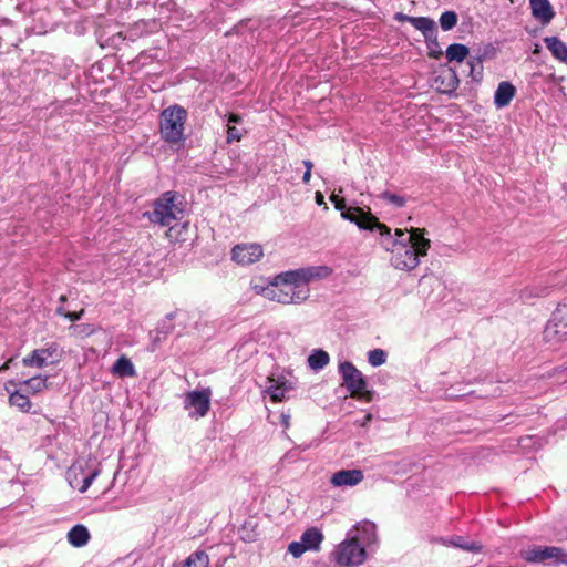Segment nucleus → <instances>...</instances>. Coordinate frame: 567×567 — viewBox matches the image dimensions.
<instances>
[{
    "label": "nucleus",
    "mask_w": 567,
    "mask_h": 567,
    "mask_svg": "<svg viewBox=\"0 0 567 567\" xmlns=\"http://www.w3.org/2000/svg\"><path fill=\"white\" fill-rule=\"evenodd\" d=\"M374 231L380 235V245L391 251V265L399 270L411 271L420 265V258L427 255L431 247L430 239L425 238L424 228H411L409 235L402 229L394 234L385 224L374 225Z\"/></svg>",
    "instance_id": "f257e3e1"
},
{
    "label": "nucleus",
    "mask_w": 567,
    "mask_h": 567,
    "mask_svg": "<svg viewBox=\"0 0 567 567\" xmlns=\"http://www.w3.org/2000/svg\"><path fill=\"white\" fill-rule=\"evenodd\" d=\"M286 272L275 277L269 287L264 290V296L279 303H301L309 298L310 289L306 285H299L297 280L289 278Z\"/></svg>",
    "instance_id": "f03ea898"
},
{
    "label": "nucleus",
    "mask_w": 567,
    "mask_h": 567,
    "mask_svg": "<svg viewBox=\"0 0 567 567\" xmlns=\"http://www.w3.org/2000/svg\"><path fill=\"white\" fill-rule=\"evenodd\" d=\"M188 118L186 109L178 104L164 109L159 115V134L171 145L184 143L185 124Z\"/></svg>",
    "instance_id": "7ed1b4c3"
},
{
    "label": "nucleus",
    "mask_w": 567,
    "mask_h": 567,
    "mask_svg": "<svg viewBox=\"0 0 567 567\" xmlns=\"http://www.w3.org/2000/svg\"><path fill=\"white\" fill-rule=\"evenodd\" d=\"M177 194L175 192H166L153 204V210L144 213L151 223L169 227L167 231L168 237H173L174 227L172 223L179 220L183 216V209L177 203Z\"/></svg>",
    "instance_id": "20e7f679"
},
{
    "label": "nucleus",
    "mask_w": 567,
    "mask_h": 567,
    "mask_svg": "<svg viewBox=\"0 0 567 567\" xmlns=\"http://www.w3.org/2000/svg\"><path fill=\"white\" fill-rule=\"evenodd\" d=\"M339 373L342 377L343 385L350 392L351 398L370 402L373 399V391L367 389V381L352 362L344 361L339 364Z\"/></svg>",
    "instance_id": "39448f33"
},
{
    "label": "nucleus",
    "mask_w": 567,
    "mask_h": 567,
    "mask_svg": "<svg viewBox=\"0 0 567 567\" xmlns=\"http://www.w3.org/2000/svg\"><path fill=\"white\" fill-rule=\"evenodd\" d=\"M331 557L339 567H355L365 561L367 551L355 543L353 535L347 534L346 538L331 553Z\"/></svg>",
    "instance_id": "423d86ee"
},
{
    "label": "nucleus",
    "mask_w": 567,
    "mask_h": 567,
    "mask_svg": "<svg viewBox=\"0 0 567 567\" xmlns=\"http://www.w3.org/2000/svg\"><path fill=\"white\" fill-rule=\"evenodd\" d=\"M334 208L341 212V217L344 220L355 224L360 229L374 231V225L379 219L371 214L370 210L365 212L360 207L347 206L344 198L333 200Z\"/></svg>",
    "instance_id": "0eeeda50"
},
{
    "label": "nucleus",
    "mask_w": 567,
    "mask_h": 567,
    "mask_svg": "<svg viewBox=\"0 0 567 567\" xmlns=\"http://www.w3.org/2000/svg\"><path fill=\"white\" fill-rule=\"evenodd\" d=\"M212 390L209 388L200 391L194 390L187 392L184 396V409L188 411L192 419L204 417L210 408Z\"/></svg>",
    "instance_id": "6e6552de"
},
{
    "label": "nucleus",
    "mask_w": 567,
    "mask_h": 567,
    "mask_svg": "<svg viewBox=\"0 0 567 567\" xmlns=\"http://www.w3.org/2000/svg\"><path fill=\"white\" fill-rule=\"evenodd\" d=\"M545 339L551 342H560L567 339V303H560L545 327Z\"/></svg>",
    "instance_id": "1a4fd4ad"
},
{
    "label": "nucleus",
    "mask_w": 567,
    "mask_h": 567,
    "mask_svg": "<svg viewBox=\"0 0 567 567\" xmlns=\"http://www.w3.org/2000/svg\"><path fill=\"white\" fill-rule=\"evenodd\" d=\"M520 556L528 563H543L547 559L565 561V555L559 547L533 546L520 551Z\"/></svg>",
    "instance_id": "9d476101"
},
{
    "label": "nucleus",
    "mask_w": 567,
    "mask_h": 567,
    "mask_svg": "<svg viewBox=\"0 0 567 567\" xmlns=\"http://www.w3.org/2000/svg\"><path fill=\"white\" fill-rule=\"evenodd\" d=\"M58 344L51 343L45 348L35 349L29 355L22 359V364L24 367L31 368H43L49 363H54L58 361L55 357H58Z\"/></svg>",
    "instance_id": "9b49d317"
},
{
    "label": "nucleus",
    "mask_w": 567,
    "mask_h": 567,
    "mask_svg": "<svg viewBox=\"0 0 567 567\" xmlns=\"http://www.w3.org/2000/svg\"><path fill=\"white\" fill-rule=\"evenodd\" d=\"M332 274V269L328 266H310L287 271L289 278L297 280L299 285H306L310 281L328 278Z\"/></svg>",
    "instance_id": "f8f14e48"
},
{
    "label": "nucleus",
    "mask_w": 567,
    "mask_h": 567,
    "mask_svg": "<svg viewBox=\"0 0 567 567\" xmlns=\"http://www.w3.org/2000/svg\"><path fill=\"white\" fill-rule=\"evenodd\" d=\"M264 256V249L258 244L236 245L231 250V258L239 265L248 266Z\"/></svg>",
    "instance_id": "ddd939ff"
},
{
    "label": "nucleus",
    "mask_w": 567,
    "mask_h": 567,
    "mask_svg": "<svg viewBox=\"0 0 567 567\" xmlns=\"http://www.w3.org/2000/svg\"><path fill=\"white\" fill-rule=\"evenodd\" d=\"M348 535H353L355 543L360 544L367 550L370 546L377 543V526L374 523L364 520L351 528Z\"/></svg>",
    "instance_id": "4468645a"
},
{
    "label": "nucleus",
    "mask_w": 567,
    "mask_h": 567,
    "mask_svg": "<svg viewBox=\"0 0 567 567\" xmlns=\"http://www.w3.org/2000/svg\"><path fill=\"white\" fill-rule=\"evenodd\" d=\"M293 389V384L284 374H271L267 379L266 392L275 402L282 401L286 393Z\"/></svg>",
    "instance_id": "2eb2a0df"
},
{
    "label": "nucleus",
    "mask_w": 567,
    "mask_h": 567,
    "mask_svg": "<svg viewBox=\"0 0 567 567\" xmlns=\"http://www.w3.org/2000/svg\"><path fill=\"white\" fill-rule=\"evenodd\" d=\"M363 472L361 470H341L330 478V483L334 487H352L363 481Z\"/></svg>",
    "instance_id": "dca6fc26"
},
{
    "label": "nucleus",
    "mask_w": 567,
    "mask_h": 567,
    "mask_svg": "<svg viewBox=\"0 0 567 567\" xmlns=\"http://www.w3.org/2000/svg\"><path fill=\"white\" fill-rule=\"evenodd\" d=\"M532 16L543 25H547L555 17V10L549 0H529Z\"/></svg>",
    "instance_id": "f3484780"
},
{
    "label": "nucleus",
    "mask_w": 567,
    "mask_h": 567,
    "mask_svg": "<svg viewBox=\"0 0 567 567\" xmlns=\"http://www.w3.org/2000/svg\"><path fill=\"white\" fill-rule=\"evenodd\" d=\"M410 23L424 35L427 48H431V43L437 45V32L435 22L426 17H414L410 19Z\"/></svg>",
    "instance_id": "a211bd4d"
},
{
    "label": "nucleus",
    "mask_w": 567,
    "mask_h": 567,
    "mask_svg": "<svg viewBox=\"0 0 567 567\" xmlns=\"http://www.w3.org/2000/svg\"><path fill=\"white\" fill-rule=\"evenodd\" d=\"M516 94L515 86L507 81H503L498 84L494 94V104L497 109L507 106Z\"/></svg>",
    "instance_id": "6ab92c4d"
},
{
    "label": "nucleus",
    "mask_w": 567,
    "mask_h": 567,
    "mask_svg": "<svg viewBox=\"0 0 567 567\" xmlns=\"http://www.w3.org/2000/svg\"><path fill=\"white\" fill-rule=\"evenodd\" d=\"M543 41L556 60L567 63V44L565 42L558 37H546Z\"/></svg>",
    "instance_id": "aec40b11"
},
{
    "label": "nucleus",
    "mask_w": 567,
    "mask_h": 567,
    "mask_svg": "<svg viewBox=\"0 0 567 567\" xmlns=\"http://www.w3.org/2000/svg\"><path fill=\"white\" fill-rule=\"evenodd\" d=\"M112 374L118 378H133L136 375V370L132 361L125 357L121 355L111 368Z\"/></svg>",
    "instance_id": "412c9836"
},
{
    "label": "nucleus",
    "mask_w": 567,
    "mask_h": 567,
    "mask_svg": "<svg viewBox=\"0 0 567 567\" xmlns=\"http://www.w3.org/2000/svg\"><path fill=\"white\" fill-rule=\"evenodd\" d=\"M90 537L89 529L82 524L73 526L68 533V542L74 547L85 546Z\"/></svg>",
    "instance_id": "4be33fe9"
},
{
    "label": "nucleus",
    "mask_w": 567,
    "mask_h": 567,
    "mask_svg": "<svg viewBox=\"0 0 567 567\" xmlns=\"http://www.w3.org/2000/svg\"><path fill=\"white\" fill-rule=\"evenodd\" d=\"M227 118V143L238 142L241 140V130L237 127V124L243 122L241 116L237 114H229L225 116Z\"/></svg>",
    "instance_id": "5701e85b"
},
{
    "label": "nucleus",
    "mask_w": 567,
    "mask_h": 567,
    "mask_svg": "<svg viewBox=\"0 0 567 567\" xmlns=\"http://www.w3.org/2000/svg\"><path fill=\"white\" fill-rule=\"evenodd\" d=\"M8 401L10 406L17 408L22 413H29L32 406L28 395L18 390L9 394Z\"/></svg>",
    "instance_id": "b1692460"
},
{
    "label": "nucleus",
    "mask_w": 567,
    "mask_h": 567,
    "mask_svg": "<svg viewBox=\"0 0 567 567\" xmlns=\"http://www.w3.org/2000/svg\"><path fill=\"white\" fill-rule=\"evenodd\" d=\"M330 357L328 352L321 349L313 350L308 357V364L315 371H320L329 364Z\"/></svg>",
    "instance_id": "393cba45"
},
{
    "label": "nucleus",
    "mask_w": 567,
    "mask_h": 567,
    "mask_svg": "<svg viewBox=\"0 0 567 567\" xmlns=\"http://www.w3.org/2000/svg\"><path fill=\"white\" fill-rule=\"evenodd\" d=\"M468 48L461 43H453L449 45L445 52L449 62H463L468 55Z\"/></svg>",
    "instance_id": "a878e982"
},
{
    "label": "nucleus",
    "mask_w": 567,
    "mask_h": 567,
    "mask_svg": "<svg viewBox=\"0 0 567 567\" xmlns=\"http://www.w3.org/2000/svg\"><path fill=\"white\" fill-rule=\"evenodd\" d=\"M323 539V535L317 528H308L301 536V542L310 549H317Z\"/></svg>",
    "instance_id": "bb28decb"
},
{
    "label": "nucleus",
    "mask_w": 567,
    "mask_h": 567,
    "mask_svg": "<svg viewBox=\"0 0 567 567\" xmlns=\"http://www.w3.org/2000/svg\"><path fill=\"white\" fill-rule=\"evenodd\" d=\"M209 556L204 550H196L190 554L182 567H209Z\"/></svg>",
    "instance_id": "cd10ccee"
},
{
    "label": "nucleus",
    "mask_w": 567,
    "mask_h": 567,
    "mask_svg": "<svg viewBox=\"0 0 567 567\" xmlns=\"http://www.w3.org/2000/svg\"><path fill=\"white\" fill-rule=\"evenodd\" d=\"M28 391L32 394L44 391L48 386V378L43 375H35L22 382Z\"/></svg>",
    "instance_id": "c85d7f7f"
},
{
    "label": "nucleus",
    "mask_w": 567,
    "mask_h": 567,
    "mask_svg": "<svg viewBox=\"0 0 567 567\" xmlns=\"http://www.w3.org/2000/svg\"><path fill=\"white\" fill-rule=\"evenodd\" d=\"M439 21L442 30L449 31L456 25L457 14L454 11H444Z\"/></svg>",
    "instance_id": "c756f323"
},
{
    "label": "nucleus",
    "mask_w": 567,
    "mask_h": 567,
    "mask_svg": "<svg viewBox=\"0 0 567 567\" xmlns=\"http://www.w3.org/2000/svg\"><path fill=\"white\" fill-rule=\"evenodd\" d=\"M386 361V352L383 349H373L368 352V362L372 367H380Z\"/></svg>",
    "instance_id": "7c9ffc66"
},
{
    "label": "nucleus",
    "mask_w": 567,
    "mask_h": 567,
    "mask_svg": "<svg viewBox=\"0 0 567 567\" xmlns=\"http://www.w3.org/2000/svg\"><path fill=\"white\" fill-rule=\"evenodd\" d=\"M380 198L389 203L395 208H401L406 204V199L403 196L392 194L390 192H383L380 194Z\"/></svg>",
    "instance_id": "2f4dec72"
},
{
    "label": "nucleus",
    "mask_w": 567,
    "mask_h": 567,
    "mask_svg": "<svg viewBox=\"0 0 567 567\" xmlns=\"http://www.w3.org/2000/svg\"><path fill=\"white\" fill-rule=\"evenodd\" d=\"M70 329L78 337H89L95 331V328L89 323L71 326Z\"/></svg>",
    "instance_id": "473e14b6"
},
{
    "label": "nucleus",
    "mask_w": 567,
    "mask_h": 567,
    "mask_svg": "<svg viewBox=\"0 0 567 567\" xmlns=\"http://www.w3.org/2000/svg\"><path fill=\"white\" fill-rule=\"evenodd\" d=\"M467 64L470 65V74L471 76L473 78V80H478L482 75V71H483V65H482V61L480 58H476V59H472L471 61L467 62Z\"/></svg>",
    "instance_id": "72a5a7b5"
},
{
    "label": "nucleus",
    "mask_w": 567,
    "mask_h": 567,
    "mask_svg": "<svg viewBox=\"0 0 567 567\" xmlns=\"http://www.w3.org/2000/svg\"><path fill=\"white\" fill-rule=\"evenodd\" d=\"M100 472H101L100 467L96 466L83 478V484L79 488L80 493H84L87 491V488L91 486L93 481L99 476Z\"/></svg>",
    "instance_id": "f704fd0d"
},
{
    "label": "nucleus",
    "mask_w": 567,
    "mask_h": 567,
    "mask_svg": "<svg viewBox=\"0 0 567 567\" xmlns=\"http://www.w3.org/2000/svg\"><path fill=\"white\" fill-rule=\"evenodd\" d=\"M451 543L455 546V547H460V548H463L467 551H478L481 549V546L477 545L476 543H471V544H467V543H463L462 542V537H455L454 539L451 540Z\"/></svg>",
    "instance_id": "c9c22d12"
},
{
    "label": "nucleus",
    "mask_w": 567,
    "mask_h": 567,
    "mask_svg": "<svg viewBox=\"0 0 567 567\" xmlns=\"http://www.w3.org/2000/svg\"><path fill=\"white\" fill-rule=\"evenodd\" d=\"M306 550H309L302 542H292L289 544L288 551L293 557H300Z\"/></svg>",
    "instance_id": "e433bc0d"
},
{
    "label": "nucleus",
    "mask_w": 567,
    "mask_h": 567,
    "mask_svg": "<svg viewBox=\"0 0 567 567\" xmlns=\"http://www.w3.org/2000/svg\"><path fill=\"white\" fill-rule=\"evenodd\" d=\"M449 79H450L449 89L443 90L444 92L454 90L458 84V80L454 72H452V71L449 72Z\"/></svg>",
    "instance_id": "4c0bfd02"
},
{
    "label": "nucleus",
    "mask_w": 567,
    "mask_h": 567,
    "mask_svg": "<svg viewBox=\"0 0 567 567\" xmlns=\"http://www.w3.org/2000/svg\"><path fill=\"white\" fill-rule=\"evenodd\" d=\"M83 315H84V309L80 310L79 312H65L64 317L71 321H78L83 317Z\"/></svg>",
    "instance_id": "58836bf2"
},
{
    "label": "nucleus",
    "mask_w": 567,
    "mask_h": 567,
    "mask_svg": "<svg viewBox=\"0 0 567 567\" xmlns=\"http://www.w3.org/2000/svg\"><path fill=\"white\" fill-rule=\"evenodd\" d=\"M430 50V56L434 58V59H437L441 54H442V51L440 49V45H434L433 43H431V48H429Z\"/></svg>",
    "instance_id": "ea45409f"
},
{
    "label": "nucleus",
    "mask_w": 567,
    "mask_h": 567,
    "mask_svg": "<svg viewBox=\"0 0 567 567\" xmlns=\"http://www.w3.org/2000/svg\"><path fill=\"white\" fill-rule=\"evenodd\" d=\"M413 17H410V16H406L402 12H398L395 13L394 16V19L399 22H403V21H409L410 22V19H412Z\"/></svg>",
    "instance_id": "a19ab883"
},
{
    "label": "nucleus",
    "mask_w": 567,
    "mask_h": 567,
    "mask_svg": "<svg viewBox=\"0 0 567 567\" xmlns=\"http://www.w3.org/2000/svg\"><path fill=\"white\" fill-rule=\"evenodd\" d=\"M315 200H316V204L319 205V206L326 205L324 197H323L322 193H320V192H316Z\"/></svg>",
    "instance_id": "79ce46f5"
},
{
    "label": "nucleus",
    "mask_w": 567,
    "mask_h": 567,
    "mask_svg": "<svg viewBox=\"0 0 567 567\" xmlns=\"http://www.w3.org/2000/svg\"><path fill=\"white\" fill-rule=\"evenodd\" d=\"M245 532H246V529L243 528V530H241V539L243 540H245V542H252V540H255V535H251L249 533L246 534Z\"/></svg>",
    "instance_id": "37998d69"
},
{
    "label": "nucleus",
    "mask_w": 567,
    "mask_h": 567,
    "mask_svg": "<svg viewBox=\"0 0 567 567\" xmlns=\"http://www.w3.org/2000/svg\"><path fill=\"white\" fill-rule=\"evenodd\" d=\"M281 424L284 427H289L290 425V416L287 414H281Z\"/></svg>",
    "instance_id": "c03bdc74"
},
{
    "label": "nucleus",
    "mask_w": 567,
    "mask_h": 567,
    "mask_svg": "<svg viewBox=\"0 0 567 567\" xmlns=\"http://www.w3.org/2000/svg\"><path fill=\"white\" fill-rule=\"evenodd\" d=\"M302 164H303V166L306 167V171H308V172H311V171H312L313 164H312V162H311V161H309V159H305V161L302 162Z\"/></svg>",
    "instance_id": "a18cd8bd"
},
{
    "label": "nucleus",
    "mask_w": 567,
    "mask_h": 567,
    "mask_svg": "<svg viewBox=\"0 0 567 567\" xmlns=\"http://www.w3.org/2000/svg\"><path fill=\"white\" fill-rule=\"evenodd\" d=\"M310 178H311V172L306 171L302 176V182L308 184L310 182Z\"/></svg>",
    "instance_id": "49530a36"
},
{
    "label": "nucleus",
    "mask_w": 567,
    "mask_h": 567,
    "mask_svg": "<svg viewBox=\"0 0 567 567\" xmlns=\"http://www.w3.org/2000/svg\"><path fill=\"white\" fill-rule=\"evenodd\" d=\"M372 419L371 414H367L363 419V421L360 423L361 426H365Z\"/></svg>",
    "instance_id": "de8ad7c7"
},
{
    "label": "nucleus",
    "mask_w": 567,
    "mask_h": 567,
    "mask_svg": "<svg viewBox=\"0 0 567 567\" xmlns=\"http://www.w3.org/2000/svg\"><path fill=\"white\" fill-rule=\"evenodd\" d=\"M309 449L308 444L296 446L292 451H290V454L293 453V451H306Z\"/></svg>",
    "instance_id": "09e8293b"
},
{
    "label": "nucleus",
    "mask_w": 567,
    "mask_h": 567,
    "mask_svg": "<svg viewBox=\"0 0 567 567\" xmlns=\"http://www.w3.org/2000/svg\"><path fill=\"white\" fill-rule=\"evenodd\" d=\"M11 361H12V360L10 359V360H8L6 363H3V364L0 367V372L8 370V369H9V367H10Z\"/></svg>",
    "instance_id": "8fccbe9b"
},
{
    "label": "nucleus",
    "mask_w": 567,
    "mask_h": 567,
    "mask_svg": "<svg viewBox=\"0 0 567 567\" xmlns=\"http://www.w3.org/2000/svg\"><path fill=\"white\" fill-rule=\"evenodd\" d=\"M340 199H342V197H339V195L332 194V195L330 196V200H331L332 203H333V200H340Z\"/></svg>",
    "instance_id": "3c124183"
},
{
    "label": "nucleus",
    "mask_w": 567,
    "mask_h": 567,
    "mask_svg": "<svg viewBox=\"0 0 567 567\" xmlns=\"http://www.w3.org/2000/svg\"><path fill=\"white\" fill-rule=\"evenodd\" d=\"M56 312H58V315H60V316H63V317H64V313H65L66 311H65L62 307H60V308H58V309H56Z\"/></svg>",
    "instance_id": "603ef678"
},
{
    "label": "nucleus",
    "mask_w": 567,
    "mask_h": 567,
    "mask_svg": "<svg viewBox=\"0 0 567 567\" xmlns=\"http://www.w3.org/2000/svg\"><path fill=\"white\" fill-rule=\"evenodd\" d=\"M60 301H61V302H65V301H66V296L62 295V296L60 297Z\"/></svg>",
    "instance_id": "864d4df0"
}]
</instances>
